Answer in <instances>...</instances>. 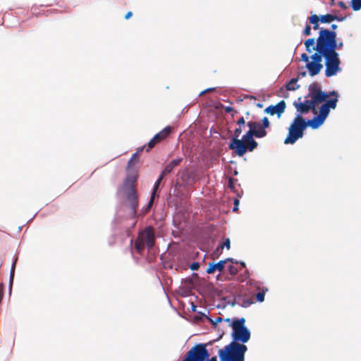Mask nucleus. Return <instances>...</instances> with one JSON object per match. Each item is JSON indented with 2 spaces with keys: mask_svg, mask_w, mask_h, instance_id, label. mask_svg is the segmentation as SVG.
Masks as SVG:
<instances>
[{
  "mask_svg": "<svg viewBox=\"0 0 361 361\" xmlns=\"http://www.w3.org/2000/svg\"><path fill=\"white\" fill-rule=\"evenodd\" d=\"M336 38L337 35L335 31L322 27L316 39V45L314 38H309L305 41L304 44L308 53L316 51L310 57L312 63L308 65L312 74H319L322 69V58L324 59L325 75L327 78L336 75L341 71L340 67L341 61L336 50L341 49L343 43L342 42L338 43Z\"/></svg>",
  "mask_w": 361,
  "mask_h": 361,
  "instance_id": "1",
  "label": "nucleus"
},
{
  "mask_svg": "<svg viewBox=\"0 0 361 361\" xmlns=\"http://www.w3.org/2000/svg\"><path fill=\"white\" fill-rule=\"evenodd\" d=\"M337 98L331 99L326 103L322 104L319 108V114L307 122L301 115H298L288 128V134L284 140V143L294 144L299 138L302 137L303 132L307 126L313 129L318 128L322 126L329 114L330 109H335L337 105Z\"/></svg>",
  "mask_w": 361,
  "mask_h": 361,
  "instance_id": "2",
  "label": "nucleus"
},
{
  "mask_svg": "<svg viewBox=\"0 0 361 361\" xmlns=\"http://www.w3.org/2000/svg\"><path fill=\"white\" fill-rule=\"evenodd\" d=\"M310 99H307L304 102H293L294 106L296 108L297 111L299 113L298 115L303 114H307L310 111H312L314 114H317V106L319 104L327 101V98L330 95H334V98L338 99V94L335 91H332L330 94H327L322 91L320 87L317 83H313L310 85L309 87Z\"/></svg>",
  "mask_w": 361,
  "mask_h": 361,
  "instance_id": "3",
  "label": "nucleus"
},
{
  "mask_svg": "<svg viewBox=\"0 0 361 361\" xmlns=\"http://www.w3.org/2000/svg\"><path fill=\"white\" fill-rule=\"evenodd\" d=\"M247 125L249 127V130L243 135L242 139L232 138L228 145V148L234 150L238 157H243L247 151L252 152L257 148L258 143L255 140L254 137L262 138V135L264 134L255 130V124L248 122Z\"/></svg>",
  "mask_w": 361,
  "mask_h": 361,
  "instance_id": "4",
  "label": "nucleus"
},
{
  "mask_svg": "<svg viewBox=\"0 0 361 361\" xmlns=\"http://www.w3.org/2000/svg\"><path fill=\"white\" fill-rule=\"evenodd\" d=\"M247 350L245 345L231 341L219 350V355L221 361H244Z\"/></svg>",
  "mask_w": 361,
  "mask_h": 361,
  "instance_id": "5",
  "label": "nucleus"
},
{
  "mask_svg": "<svg viewBox=\"0 0 361 361\" xmlns=\"http://www.w3.org/2000/svg\"><path fill=\"white\" fill-rule=\"evenodd\" d=\"M154 245L155 232L154 228L151 226L140 231L135 240V248L139 254H141L145 247L152 249Z\"/></svg>",
  "mask_w": 361,
  "mask_h": 361,
  "instance_id": "6",
  "label": "nucleus"
},
{
  "mask_svg": "<svg viewBox=\"0 0 361 361\" xmlns=\"http://www.w3.org/2000/svg\"><path fill=\"white\" fill-rule=\"evenodd\" d=\"M245 318L234 319L232 322V341L237 343L241 342V344L247 343L250 338V332L245 326Z\"/></svg>",
  "mask_w": 361,
  "mask_h": 361,
  "instance_id": "7",
  "label": "nucleus"
},
{
  "mask_svg": "<svg viewBox=\"0 0 361 361\" xmlns=\"http://www.w3.org/2000/svg\"><path fill=\"white\" fill-rule=\"evenodd\" d=\"M126 199L128 202L129 207L131 209L132 213L135 214L138 207V195L135 187L130 186L128 189H124Z\"/></svg>",
  "mask_w": 361,
  "mask_h": 361,
  "instance_id": "8",
  "label": "nucleus"
},
{
  "mask_svg": "<svg viewBox=\"0 0 361 361\" xmlns=\"http://www.w3.org/2000/svg\"><path fill=\"white\" fill-rule=\"evenodd\" d=\"M286 109V102L283 100L280 101L276 105H271L265 109L264 111L273 116L277 114L279 117L283 114Z\"/></svg>",
  "mask_w": 361,
  "mask_h": 361,
  "instance_id": "9",
  "label": "nucleus"
},
{
  "mask_svg": "<svg viewBox=\"0 0 361 361\" xmlns=\"http://www.w3.org/2000/svg\"><path fill=\"white\" fill-rule=\"evenodd\" d=\"M236 303L243 307H247L254 303V299L252 297L239 295L235 298Z\"/></svg>",
  "mask_w": 361,
  "mask_h": 361,
  "instance_id": "10",
  "label": "nucleus"
},
{
  "mask_svg": "<svg viewBox=\"0 0 361 361\" xmlns=\"http://www.w3.org/2000/svg\"><path fill=\"white\" fill-rule=\"evenodd\" d=\"M225 264L226 261L222 260L219 261L216 264L209 263L206 271L207 274H213L216 270L222 271L224 269Z\"/></svg>",
  "mask_w": 361,
  "mask_h": 361,
  "instance_id": "11",
  "label": "nucleus"
},
{
  "mask_svg": "<svg viewBox=\"0 0 361 361\" xmlns=\"http://www.w3.org/2000/svg\"><path fill=\"white\" fill-rule=\"evenodd\" d=\"M183 161L182 157L177 158L176 159H173L171 161L169 164L166 165L164 167V173H170L174 168L178 166Z\"/></svg>",
  "mask_w": 361,
  "mask_h": 361,
  "instance_id": "12",
  "label": "nucleus"
},
{
  "mask_svg": "<svg viewBox=\"0 0 361 361\" xmlns=\"http://www.w3.org/2000/svg\"><path fill=\"white\" fill-rule=\"evenodd\" d=\"M136 180H137V177L135 174L128 175V176L124 182V184H123L124 189H128L130 186L135 187L134 184L136 182Z\"/></svg>",
  "mask_w": 361,
  "mask_h": 361,
  "instance_id": "13",
  "label": "nucleus"
},
{
  "mask_svg": "<svg viewBox=\"0 0 361 361\" xmlns=\"http://www.w3.org/2000/svg\"><path fill=\"white\" fill-rule=\"evenodd\" d=\"M319 21H320L319 17L316 14H313L309 18V23L310 24L313 25V29L314 30H320V29L322 28V27H319Z\"/></svg>",
  "mask_w": 361,
  "mask_h": 361,
  "instance_id": "14",
  "label": "nucleus"
},
{
  "mask_svg": "<svg viewBox=\"0 0 361 361\" xmlns=\"http://www.w3.org/2000/svg\"><path fill=\"white\" fill-rule=\"evenodd\" d=\"M172 128L171 126H167L164 128L162 130L158 133L157 135H159V137L161 140H165L171 133Z\"/></svg>",
  "mask_w": 361,
  "mask_h": 361,
  "instance_id": "15",
  "label": "nucleus"
},
{
  "mask_svg": "<svg viewBox=\"0 0 361 361\" xmlns=\"http://www.w3.org/2000/svg\"><path fill=\"white\" fill-rule=\"evenodd\" d=\"M336 19L337 16L336 15H332L329 13L321 16L319 17V20L322 23H329Z\"/></svg>",
  "mask_w": 361,
  "mask_h": 361,
  "instance_id": "16",
  "label": "nucleus"
},
{
  "mask_svg": "<svg viewBox=\"0 0 361 361\" xmlns=\"http://www.w3.org/2000/svg\"><path fill=\"white\" fill-rule=\"evenodd\" d=\"M161 142V139L159 137V135L157 134L153 137V138L147 143V147L146 149L147 152H149L157 144Z\"/></svg>",
  "mask_w": 361,
  "mask_h": 361,
  "instance_id": "17",
  "label": "nucleus"
},
{
  "mask_svg": "<svg viewBox=\"0 0 361 361\" xmlns=\"http://www.w3.org/2000/svg\"><path fill=\"white\" fill-rule=\"evenodd\" d=\"M262 130L260 131L262 133H264L262 136V137H265L267 134L266 131V128H268L270 126L269 121L267 117H264L262 120Z\"/></svg>",
  "mask_w": 361,
  "mask_h": 361,
  "instance_id": "18",
  "label": "nucleus"
},
{
  "mask_svg": "<svg viewBox=\"0 0 361 361\" xmlns=\"http://www.w3.org/2000/svg\"><path fill=\"white\" fill-rule=\"evenodd\" d=\"M139 161V157H137V153H134L130 160L128 162L127 169H131L135 164H137Z\"/></svg>",
  "mask_w": 361,
  "mask_h": 361,
  "instance_id": "19",
  "label": "nucleus"
},
{
  "mask_svg": "<svg viewBox=\"0 0 361 361\" xmlns=\"http://www.w3.org/2000/svg\"><path fill=\"white\" fill-rule=\"evenodd\" d=\"M309 59H310V57L308 56V55H307L306 53H303V54L301 55V60H302V61H304V62H305V63H306V68H307V70H308V71H309V74H310V75H311V76H314V75H316L317 74H312V73H311L310 70L309 69L310 68H308V65H309L310 63H312V61H310V60H309Z\"/></svg>",
  "mask_w": 361,
  "mask_h": 361,
  "instance_id": "20",
  "label": "nucleus"
},
{
  "mask_svg": "<svg viewBox=\"0 0 361 361\" xmlns=\"http://www.w3.org/2000/svg\"><path fill=\"white\" fill-rule=\"evenodd\" d=\"M298 80L296 78H292L287 84H286V89L288 90H295L298 85H296V82Z\"/></svg>",
  "mask_w": 361,
  "mask_h": 361,
  "instance_id": "21",
  "label": "nucleus"
},
{
  "mask_svg": "<svg viewBox=\"0 0 361 361\" xmlns=\"http://www.w3.org/2000/svg\"><path fill=\"white\" fill-rule=\"evenodd\" d=\"M258 289L259 290V291L255 295L256 300L257 301L262 302L264 300L265 292L267 290V288H262L260 290L258 288Z\"/></svg>",
  "mask_w": 361,
  "mask_h": 361,
  "instance_id": "22",
  "label": "nucleus"
},
{
  "mask_svg": "<svg viewBox=\"0 0 361 361\" xmlns=\"http://www.w3.org/2000/svg\"><path fill=\"white\" fill-rule=\"evenodd\" d=\"M352 8L354 11H358L361 8V0H352Z\"/></svg>",
  "mask_w": 361,
  "mask_h": 361,
  "instance_id": "23",
  "label": "nucleus"
},
{
  "mask_svg": "<svg viewBox=\"0 0 361 361\" xmlns=\"http://www.w3.org/2000/svg\"><path fill=\"white\" fill-rule=\"evenodd\" d=\"M238 182V180L237 179H235V178H229L228 179V188L232 190L233 192H235V185Z\"/></svg>",
  "mask_w": 361,
  "mask_h": 361,
  "instance_id": "24",
  "label": "nucleus"
},
{
  "mask_svg": "<svg viewBox=\"0 0 361 361\" xmlns=\"http://www.w3.org/2000/svg\"><path fill=\"white\" fill-rule=\"evenodd\" d=\"M228 273L233 276L236 275L238 272V269L233 265H229L228 267Z\"/></svg>",
  "mask_w": 361,
  "mask_h": 361,
  "instance_id": "25",
  "label": "nucleus"
},
{
  "mask_svg": "<svg viewBox=\"0 0 361 361\" xmlns=\"http://www.w3.org/2000/svg\"><path fill=\"white\" fill-rule=\"evenodd\" d=\"M302 34L305 35V36H310L311 35V26L309 24H307L303 32H302Z\"/></svg>",
  "mask_w": 361,
  "mask_h": 361,
  "instance_id": "26",
  "label": "nucleus"
},
{
  "mask_svg": "<svg viewBox=\"0 0 361 361\" xmlns=\"http://www.w3.org/2000/svg\"><path fill=\"white\" fill-rule=\"evenodd\" d=\"M230 244H231L230 239L228 238H227L225 240L224 243L223 244L220 245V247L222 250L224 247H226L227 250H229L230 249Z\"/></svg>",
  "mask_w": 361,
  "mask_h": 361,
  "instance_id": "27",
  "label": "nucleus"
},
{
  "mask_svg": "<svg viewBox=\"0 0 361 361\" xmlns=\"http://www.w3.org/2000/svg\"><path fill=\"white\" fill-rule=\"evenodd\" d=\"M241 133H242V129H241V127L239 126L238 128L235 129L233 138L238 139Z\"/></svg>",
  "mask_w": 361,
  "mask_h": 361,
  "instance_id": "28",
  "label": "nucleus"
},
{
  "mask_svg": "<svg viewBox=\"0 0 361 361\" xmlns=\"http://www.w3.org/2000/svg\"><path fill=\"white\" fill-rule=\"evenodd\" d=\"M252 124H255V130L257 132H260L262 130V125L259 122L257 121H249Z\"/></svg>",
  "mask_w": 361,
  "mask_h": 361,
  "instance_id": "29",
  "label": "nucleus"
},
{
  "mask_svg": "<svg viewBox=\"0 0 361 361\" xmlns=\"http://www.w3.org/2000/svg\"><path fill=\"white\" fill-rule=\"evenodd\" d=\"M154 196H155V195L152 193L151 198H150L149 202H148L147 208H146V212H147L152 207V204L154 202Z\"/></svg>",
  "mask_w": 361,
  "mask_h": 361,
  "instance_id": "30",
  "label": "nucleus"
},
{
  "mask_svg": "<svg viewBox=\"0 0 361 361\" xmlns=\"http://www.w3.org/2000/svg\"><path fill=\"white\" fill-rule=\"evenodd\" d=\"M220 250L221 247H220V245L214 251L212 255L215 257H218L219 255H220L221 252H220Z\"/></svg>",
  "mask_w": 361,
  "mask_h": 361,
  "instance_id": "31",
  "label": "nucleus"
},
{
  "mask_svg": "<svg viewBox=\"0 0 361 361\" xmlns=\"http://www.w3.org/2000/svg\"><path fill=\"white\" fill-rule=\"evenodd\" d=\"M237 124L240 127H241L242 126H244L245 124V119H244V118L243 116L238 120Z\"/></svg>",
  "mask_w": 361,
  "mask_h": 361,
  "instance_id": "32",
  "label": "nucleus"
},
{
  "mask_svg": "<svg viewBox=\"0 0 361 361\" xmlns=\"http://www.w3.org/2000/svg\"><path fill=\"white\" fill-rule=\"evenodd\" d=\"M161 181H159V179L158 178V180H157V182L155 183V185H154V190H153V192H152V194L155 195L156 194V192H157V188H159V185L160 184Z\"/></svg>",
  "mask_w": 361,
  "mask_h": 361,
  "instance_id": "33",
  "label": "nucleus"
},
{
  "mask_svg": "<svg viewBox=\"0 0 361 361\" xmlns=\"http://www.w3.org/2000/svg\"><path fill=\"white\" fill-rule=\"evenodd\" d=\"M200 267V265L197 262H194L190 265V269L193 271L197 270Z\"/></svg>",
  "mask_w": 361,
  "mask_h": 361,
  "instance_id": "34",
  "label": "nucleus"
},
{
  "mask_svg": "<svg viewBox=\"0 0 361 361\" xmlns=\"http://www.w3.org/2000/svg\"><path fill=\"white\" fill-rule=\"evenodd\" d=\"M222 321H223V319L221 317H217L215 318V319L214 321H212V322L214 325H216L218 323H220Z\"/></svg>",
  "mask_w": 361,
  "mask_h": 361,
  "instance_id": "35",
  "label": "nucleus"
},
{
  "mask_svg": "<svg viewBox=\"0 0 361 361\" xmlns=\"http://www.w3.org/2000/svg\"><path fill=\"white\" fill-rule=\"evenodd\" d=\"M238 204H239V200L238 199H235L234 200V207H233V210L234 212H235V211H237L238 209Z\"/></svg>",
  "mask_w": 361,
  "mask_h": 361,
  "instance_id": "36",
  "label": "nucleus"
},
{
  "mask_svg": "<svg viewBox=\"0 0 361 361\" xmlns=\"http://www.w3.org/2000/svg\"><path fill=\"white\" fill-rule=\"evenodd\" d=\"M14 270H15V264H13L11 271V281H13V274H14Z\"/></svg>",
  "mask_w": 361,
  "mask_h": 361,
  "instance_id": "37",
  "label": "nucleus"
},
{
  "mask_svg": "<svg viewBox=\"0 0 361 361\" xmlns=\"http://www.w3.org/2000/svg\"><path fill=\"white\" fill-rule=\"evenodd\" d=\"M167 174H168V173H164V170H163V171H161V173H160L159 177V181H161V180H162V179L164 178V177L166 175H167Z\"/></svg>",
  "mask_w": 361,
  "mask_h": 361,
  "instance_id": "38",
  "label": "nucleus"
},
{
  "mask_svg": "<svg viewBox=\"0 0 361 361\" xmlns=\"http://www.w3.org/2000/svg\"><path fill=\"white\" fill-rule=\"evenodd\" d=\"M145 148V146H142V147H140L139 148H137V151L135 153H137V157H139V154L141 152L143 151V149Z\"/></svg>",
  "mask_w": 361,
  "mask_h": 361,
  "instance_id": "39",
  "label": "nucleus"
},
{
  "mask_svg": "<svg viewBox=\"0 0 361 361\" xmlns=\"http://www.w3.org/2000/svg\"><path fill=\"white\" fill-rule=\"evenodd\" d=\"M233 111V107H231V106H226V107L225 108V111H226V113H230V112H231V111Z\"/></svg>",
  "mask_w": 361,
  "mask_h": 361,
  "instance_id": "40",
  "label": "nucleus"
},
{
  "mask_svg": "<svg viewBox=\"0 0 361 361\" xmlns=\"http://www.w3.org/2000/svg\"><path fill=\"white\" fill-rule=\"evenodd\" d=\"M133 16V13L131 11H128L126 16H125V18L126 20L129 19L131 16Z\"/></svg>",
  "mask_w": 361,
  "mask_h": 361,
  "instance_id": "41",
  "label": "nucleus"
},
{
  "mask_svg": "<svg viewBox=\"0 0 361 361\" xmlns=\"http://www.w3.org/2000/svg\"><path fill=\"white\" fill-rule=\"evenodd\" d=\"M337 27H338L337 25L332 24L331 26V31H334Z\"/></svg>",
  "mask_w": 361,
  "mask_h": 361,
  "instance_id": "42",
  "label": "nucleus"
},
{
  "mask_svg": "<svg viewBox=\"0 0 361 361\" xmlns=\"http://www.w3.org/2000/svg\"><path fill=\"white\" fill-rule=\"evenodd\" d=\"M338 5H339L341 7H342V8H346L345 3H343V2H342V1H340V2L338 3Z\"/></svg>",
  "mask_w": 361,
  "mask_h": 361,
  "instance_id": "43",
  "label": "nucleus"
},
{
  "mask_svg": "<svg viewBox=\"0 0 361 361\" xmlns=\"http://www.w3.org/2000/svg\"><path fill=\"white\" fill-rule=\"evenodd\" d=\"M224 261H226V263L227 262H232V263H234V260H233V258H227V259H224Z\"/></svg>",
  "mask_w": 361,
  "mask_h": 361,
  "instance_id": "44",
  "label": "nucleus"
},
{
  "mask_svg": "<svg viewBox=\"0 0 361 361\" xmlns=\"http://www.w3.org/2000/svg\"><path fill=\"white\" fill-rule=\"evenodd\" d=\"M183 361H190L189 359H188V355L187 354V356L185 357V359Z\"/></svg>",
  "mask_w": 361,
  "mask_h": 361,
  "instance_id": "45",
  "label": "nucleus"
},
{
  "mask_svg": "<svg viewBox=\"0 0 361 361\" xmlns=\"http://www.w3.org/2000/svg\"><path fill=\"white\" fill-rule=\"evenodd\" d=\"M250 99H256V97H254V96H250Z\"/></svg>",
  "mask_w": 361,
  "mask_h": 361,
  "instance_id": "46",
  "label": "nucleus"
},
{
  "mask_svg": "<svg viewBox=\"0 0 361 361\" xmlns=\"http://www.w3.org/2000/svg\"><path fill=\"white\" fill-rule=\"evenodd\" d=\"M225 321H226V322H230V319H228H228H226V320H225Z\"/></svg>",
  "mask_w": 361,
  "mask_h": 361,
  "instance_id": "47",
  "label": "nucleus"
},
{
  "mask_svg": "<svg viewBox=\"0 0 361 361\" xmlns=\"http://www.w3.org/2000/svg\"><path fill=\"white\" fill-rule=\"evenodd\" d=\"M240 264H241V265H242V266H243V267H245V263H244V262H241Z\"/></svg>",
  "mask_w": 361,
  "mask_h": 361,
  "instance_id": "48",
  "label": "nucleus"
},
{
  "mask_svg": "<svg viewBox=\"0 0 361 361\" xmlns=\"http://www.w3.org/2000/svg\"><path fill=\"white\" fill-rule=\"evenodd\" d=\"M257 106H258L259 107H262V104H257Z\"/></svg>",
  "mask_w": 361,
  "mask_h": 361,
  "instance_id": "49",
  "label": "nucleus"
}]
</instances>
